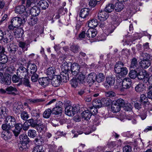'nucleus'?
<instances>
[{"label":"nucleus","instance_id":"nucleus-1","mask_svg":"<svg viewBox=\"0 0 152 152\" xmlns=\"http://www.w3.org/2000/svg\"><path fill=\"white\" fill-rule=\"evenodd\" d=\"M26 15L25 18L23 17V20L19 17H15L13 18L11 21L12 25H10L8 26V28L10 30H14L15 28L20 27L23 22H25L26 20H27V17L28 16V14Z\"/></svg>","mask_w":152,"mask_h":152},{"label":"nucleus","instance_id":"nucleus-2","mask_svg":"<svg viewBox=\"0 0 152 152\" xmlns=\"http://www.w3.org/2000/svg\"><path fill=\"white\" fill-rule=\"evenodd\" d=\"M123 63L121 61H118L115 65L114 70L116 73L120 74V75H126L128 72L127 69L125 67H123Z\"/></svg>","mask_w":152,"mask_h":152},{"label":"nucleus","instance_id":"nucleus-3","mask_svg":"<svg viewBox=\"0 0 152 152\" xmlns=\"http://www.w3.org/2000/svg\"><path fill=\"white\" fill-rule=\"evenodd\" d=\"M126 77L123 79V82L122 83L123 88L124 89H127L129 88L131 86L132 80L131 79L134 80L137 78V77Z\"/></svg>","mask_w":152,"mask_h":152},{"label":"nucleus","instance_id":"nucleus-4","mask_svg":"<svg viewBox=\"0 0 152 152\" xmlns=\"http://www.w3.org/2000/svg\"><path fill=\"white\" fill-rule=\"evenodd\" d=\"M66 59L65 57H64L63 59H61V61H62V71L61 72V75L63 76H64V75L63 74L64 73L65 75H66L68 72L69 68V65L71 64V63L69 62L68 63L64 59Z\"/></svg>","mask_w":152,"mask_h":152},{"label":"nucleus","instance_id":"nucleus-5","mask_svg":"<svg viewBox=\"0 0 152 152\" xmlns=\"http://www.w3.org/2000/svg\"><path fill=\"white\" fill-rule=\"evenodd\" d=\"M71 70L73 75L76 76L80 73V67L78 64L75 63L70 64Z\"/></svg>","mask_w":152,"mask_h":152},{"label":"nucleus","instance_id":"nucleus-6","mask_svg":"<svg viewBox=\"0 0 152 152\" xmlns=\"http://www.w3.org/2000/svg\"><path fill=\"white\" fill-rule=\"evenodd\" d=\"M62 102H58L55 105V107H54L52 110L53 113L55 115H58L62 113Z\"/></svg>","mask_w":152,"mask_h":152},{"label":"nucleus","instance_id":"nucleus-7","mask_svg":"<svg viewBox=\"0 0 152 152\" xmlns=\"http://www.w3.org/2000/svg\"><path fill=\"white\" fill-rule=\"evenodd\" d=\"M19 77H12V80L14 83H17L20 81L21 82L23 83V84L26 86H28V78H27V77H25L23 80H21Z\"/></svg>","mask_w":152,"mask_h":152},{"label":"nucleus","instance_id":"nucleus-8","mask_svg":"<svg viewBox=\"0 0 152 152\" xmlns=\"http://www.w3.org/2000/svg\"><path fill=\"white\" fill-rule=\"evenodd\" d=\"M115 82V78L114 77H107L104 86L106 88H109L110 87L113 85Z\"/></svg>","mask_w":152,"mask_h":152},{"label":"nucleus","instance_id":"nucleus-9","mask_svg":"<svg viewBox=\"0 0 152 152\" xmlns=\"http://www.w3.org/2000/svg\"><path fill=\"white\" fill-rule=\"evenodd\" d=\"M51 78V83L52 85L55 87L58 86L60 84L61 82H62L61 80V77H50Z\"/></svg>","mask_w":152,"mask_h":152},{"label":"nucleus","instance_id":"nucleus-10","mask_svg":"<svg viewBox=\"0 0 152 152\" xmlns=\"http://www.w3.org/2000/svg\"><path fill=\"white\" fill-rule=\"evenodd\" d=\"M109 14L105 10L99 11L98 14V19L101 21L106 20L109 17Z\"/></svg>","mask_w":152,"mask_h":152},{"label":"nucleus","instance_id":"nucleus-11","mask_svg":"<svg viewBox=\"0 0 152 152\" xmlns=\"http://www.w3.org/2000/svg\"><path fill=\"white\" fill-rule=\"evenodd\" d=\"M5 121L7 124L11 127H13L16 124L15 118L12 116H8L6 118Z\"/></svg>","mask_w":152,"mask_h":152},{"label":"nucleus","instance_id":"nucleus-12","mask_svg":"<svg viewBox=\"0 0 152 152\" xmlns=\"http://www.w3.org/2000/svg\"><path fill=\"white\" fill-rule=\"evenodd\" d=\"M33 4L31 5V6H29V7H31L30 10V14L33 16H36L38 15L40 12V9L38 7L34 6L32 7Z\"/></svg>","mask_w":152,"mask_h":152},{"label":"nucleus","instance_id":"nucleus-13","mask_svg":"<svg viewBox=\"0 0 152 152\" xmlns=\"http://www.w3.org/2000/svg\"><path fill=\"white\" fill-rule=\"evenodd\" d=\"M14 126L15 129L13 131V132L15 135L17 137L20 134L21 130L23 128V126L22 124L19 123L15 124Z\"/></svg>","mask_w":152,"mask_h":152},{"label":"nucleus","instance_id":"nucleus-14","mask_svg":"<svg viewBox=\"0 0 152 152\" xmlns=\"http://www.w3.org/2000/svg\"><path fill=\"white\" fill-rule=\"evenodd\" d=\"M90 10L86 8L82 9L79 13L80 17L84 18L87 17L89 15Z\"/></svg>","mask_w":152,"mask_h":152},{"label":"nucleus","instance_id":"nucleus-15","mask_svg":"<svg viewBox=\"0 0 152 152\" xmlns=\"http://www.w3.org/2000/svg\"><path fill=\"white\" fill-rule=\"evenodd\" d=\"M12 133L9 130L3 131L1 133V137L6 141L10 140L12 136Z\"/></svg>","mask_w":152,"mask_h":152},{"label":"nucleus","instance_id":"nucleus-16","mask_svg":"<svg viewBox=\"0 0 152 152\" xmlns=\"http://www.w3.org/2000/svg\"><path fill=\"white\" fill-rule=\"evenodd\" d=\"M50 80V78H49V77H45L39 78L38 81L40 85L45 87L48 84Z\"/></svg>","mask_w":152,"mask_h":152},{"label":"nucleus","instance_id":"nucleus-17","mask_svg":"<svg viewBox=\"0 0 152 152\" xmlns=\"http://www.w3.org/2000/svg\"><path fill=\"white\" fill-rule=\"evenodd\" d=\"M25 10L26 9L25 7L23 5H21L16 7L15 9V11L16 13L18 14H21L24 13L23 16L24 17V18H25L26 14L27 15V14H28L27 12H24Z\"/></svg>","mask_w":152,"mask_h":152},{"label":"nucleus","instance_id":"nucleus-18","mask_svg":"<svg viewBox=\"0 0 152 152\" xmlns=\"http://www.w3.org/2000/svg\"><path fill=\"white\" fill-rule=\"evenodd\" d=\"M148 97H147L145 94H141L140 96L139 102L142 104L146 106V105H149L150 102L148 101Z\"/></svg>","mask_w":152,"mask_h":152},{"label":"nucleus","instance_id":"nucleus-19","mask_svg":"<svg viewBox=\"0 0 152 152\" xmlns=\"http://www.w3.org/2000/svg\"><path fill=\"white\" fill-rule=\"evenodd\" d=\"M16 28L14 31V34L15 37L17 38L22 37L23 34V30L22 29L18 27Z\"/></svg>","mask_w":152,"mask_h":152},{"label":"nucleus","instance_id":"nucleus-20","mask_svg":"<svg viewBox=\"0 0 152 152\" xmlns=\"http://www.w3.org/2000/svg\"><path fill=\"white\" fill-rule=\"evenodd\" d=\"M65 112L66 114L69 116H72L75 115L71 106H67L65 108Z\"/></svg>","mask_w":152,"mask_h":152},{"label":"nucleus","instance_id":"nucleus-21","mask_svg":"<svg viewBox=\"0 0 152 152\" xmlns=\"http://www.w3.org/2000/svg\"><path fill=\"white\" fill-rule=\"evenodd\" d=\"M0 82L2 83L9 85L11 82V78L9 77H0Z\"/></svg>","mask_w":152,"mask_h":152},{"label":"nucleus","instance_id":"nucleus-22","mask_svg":"<svg viewBox=\"0 0 152 152\" xmlns=\"http://www.w3.org/2000/svg\"><path fill=\"white\" fill-rule=\"evenodd\" d=\"M8 61V58L6 55L4 54H1L0 55V66H2L6 63Z\"/></svg>","mask_w":152,"mask_h":152},{"label":"nucleus","instance_id":"nucleus-23","mask_svg":"<svg viewBox=\"0 0 152 152\" xmlns=\"http://www.w3.org/2000/svg\"><path fill=\"white\" fill-rule=\"evenodd\" d=\"M38 6L39 7V8L45 10L48 6V4L46 1L44 0H42L39 1L38 3Z\"/></svg>","mask_w":152,"mask_h":152},{"label":"nucleus","instance_id":"nucleus-24","mask_svg":"<svg viewBox=\"0 0 152 152\" xmlns=\"http://www.w3.org/2000/svg\"><path fill=\"white\" fill-rule=\"evenodd\" d=\"M7 48L8 51L12 53H14L18 49L17 46L13 43H10L8 45Z\"/></svg>","mask_w":152,"mask_h":152},{"label":"nucleus","instance_id":"nucleus-25","mask_svg":"<svg viewBox=\"0 0 152 152\" xmlns=\"http://www.w3.org/2000/svg\"><path fill=\"white\" fill-rule=\"evenodd\" d=\"M81 115L85 120H89L91 116V114L87 111V110L83 111L81 114Z\"/></svg>","mask_w":152,"mask_h":152},{"label":"nucleus","instance_id":"nucleus-26","mask_svg":"<svg viewBox=\"0 0 152 152\" xmlns=\"http://www.w3.org/2000/svg\"><path fill=\"white\" fill-rule=\"evenodd\" d=\"M3 42L6 43L11 42L13 39L12 36L8 34L5 35H3Z\"/></svg>","mask_w":152,"mask_h":152},{"label":"nucleus","instance_id":"nucleus-27","mask_svg":"<svg viewBox=\"0 0 152 152\" xmlns=\"http://www.w3.org/2000/svg\"><path fill=\"white\" fill-rule=\"evenodd\" d=\"M124 7V5L121 3L120 2L115 3L114 6V9L115 11L117 12H120Z\"/></svg>","mask_w":152,"mask_h":152},{"label":"nucleus","instance_id":"nucleus-28","mask_svg":"<svg viewBox=\"0 0 152 152\" xmlns=\"http://www.w3.org/2000/svg\"><path fill=\"white\" fill-rule=\"evenodd\" d=\"M140 64L142 67L144 68H148L151 65L150 61L148 60H142L140 62Z\"/></svg>","mask_w":152,"mask_h":152},{"label":"nucleus","instance_id":"nucleus-29","mask_svg":"<svg viewBox=\"0 0 152 152\" xmlns=\"http://www.w3.org/2000/svg\"><path fill=\"white\" fill-rule=\"evenodd\" d=\"M98 23L97 20L95 19H92L88 21V25L89 27L94 28L98 25Z\"/></svg>","mask_w":152,"mask_h":152},{"label":"nucleus","instance_id":"nucleus-30","mask_svg":"<svg viewBox=\"0 0 152 152\" xmlns=\"http://www.w3.org/2000/svg\"><path fill=\"white\" fill-rule=\"evenodd\" d=\"M56 70L53 67H49L48 68L47 72V75L49 76H60L59 75H55Z\"/></svg>","mask_w":152,"mask_h":152},{"label":"nucleus","instance_id":"nucleus-31","mask_svg":"<svg viewBox=\"0 0 152 152\" xmlns=\"http://www.w3.org/2000/svg\"><path fill=\"white\" fill-rule=\"evenodd\" d=\"M111 107L112 110L114 113L119 112L121 109L120 106L118 105L116 103L114 102V101L112 102Z\"/></svg>","mask_w":152,"mask_h":152},{"label":"nucleus","instance_id":"nucleus-32","mask_svg":"<svg viewBox=\"0 0 152 152\" xmlns=\"http://www.w3.org/2000/svg\"><path fill=\"white\" fill-rule=\"evenodd\" d=\"M8 113L7 110L5 107H0V117L1 118L5 117Z\"/></svg>","mask_w":152,"mask_h":152},{"label":"nucleus","instance_id":"nucleus-33","mask_svg":"<svg viewBox=\"0 0 152 152\" xmlns=\"http://www.w3.org/2000/svg\"><path fill=\"white\" fill-rule=\"evenodd\" d=\"M32 152H45L44 148L42 145H38L34 148Z\"/></svg>","mask_w":152,"mask_h":152},{"label":"nucleus","instance_id":"nucleus-34","mask_svg":"<svg viewBox=\"0 0 152 152\" xmlns=\"http://www.w3.org/2000/svg\"><path fill=\"white\" fill-rule=\"evenodd\" d=\"M114 5L112 4H109L106 5L105 10L107 12L110 13L114 10Z\"/></svg>","mask_w":152,"mask_h":152},{"label":"nucleus","instance_id":"nucleus-35","mask_svg":"<svg viewBox=\"0 0 152 152\" xmlns=\"http://www.w3.org/2000/svg\"><path fill=\"white\" fill-rule=\"evenodd\" d=\"M87 111H88L92 115H96L97 113V109L96 108L93 106L88 107L87 108Z\"/></svg>","mask_w":152,"mask_h":152},{"label":"nucleus","instance_id":"nucleus-36","mask_svg":"<svg viewBox=\"0 0 152 152\" xmlns=\"http://www.w3.org/2000/svg\"><path fill=\"white\" fill-rule=\"evenodd\" d=\"M52 111L51 109L48 108L46 110L43 114V117L46 118H49L50 116Z\"/></svg>","mask_w":152,"mask_h":152},{"label":"nucleus","instance_id":"nucleus-37","mask_svg":"<svg viewBox=\"0 0 152 152\" xmlns=\"http://www.w3.org/2000/svg\"><path fill=\"white\" fill-rule=\"evenodd\" d=\"M93 106L96 108H99L102 107L101 100L99 99H96L93 102Z\"/></svg>","mask_w":152,"mask_h":152},{"label":"nucleus","instance_id":"nucleus-38","mask_svg":"<svg viewBox=\"0 0 152 152\" xmlns=\"http://www.w3.org/2000/svg\"><path fill=\"white\" fill-rule=\"evenodd\" d=\"M137 59L135 58H133L132 59L130 68H131L135 69L137 67Z\"/></svg>","mask_w":152,"mask_h":152},{"label":"nucleus","instance_id":"nucleus-39","mask_svg":"<svg viewBox=\"0 0 152 152\" xmlns=\"http://www.w3.org/2000/svg\"><path fill=\"white\" fill-rule=\"evenodd\" d=\"M27 70L26 68L23 67V66H20L19 67V69L17 70V76H20L21 75H25L26 76V75L21 74L22 73H24L25 71H26Z\"/></svg>","mask_w":152,"mask_h":152},{"label":"nucleus","instance_id":"nucleus-40","mask_svg":"<svg viewBox=\"0 0 152 152\" xmlns=\"http://www.w3.org/2000/svg\"><path fill=\"white\" fill-rule=\"evenodd\" d=\"M28 143V141H20V143L19 144V149L20 150H23L27 148V144Z\"/></svg>","mask_w":152,"mask_h":152},{"label":"nucleus","instance_id":"nucleus-41","mask_svg":"<svg viewBox=\"0 0 152 152\" xmlns=\"http://www.w3.org/2000/svg\"><path fill=\"white\" fill-rule=\"evenodd\" d=\"M113 21L114 25L115 27L119 25L121 22V20L117 16H115L113 18Z\"/></svg>","mask_w":152,"mask_h":152},{"label":"nucleus","instance_id":"nucleus-42","mask_svg":"<svg viewBox=\"0 0 152 152\" xmlns=\"http://www.w3.org/2000/svg\"><path fill=\"white\" fill-rule=\"evenodd\" d=\"M78 81L76 77H74L70 81V83L72 86L74 88H76L78 85Z\"/></svg>","mask_w":152,"mask_h":152},{"label":"nucleus","instance_id":"nucleus-43","mask_svg":"<svg viewBox=\"0 0 152 152\" xmlns=\"http://www.w3.org/2000/svg\"><path fill=\"white\" fill-rule=\"evenodd\" d=\"M102 106H107L110 105L111 102L110 100L107 98H103L101 99Z\"/></svg>","mask_w":152,"mask_h":152},{"label":"nucleus","instance_id":"nucleus-44","mask_svg":"<svg viewBox=\"0 0 152 152\" xmlns=\"http://www.w3.org/2000/svg\"><path fill=\"white\" fill-rule=\"evenodd\" d=\"M114 102L116 103L118 105L120 106L121 108L124 106L125 103V101L121 99H118L116 101H114Z\"/></svg>","mask_w":152,"mask_h":152},{"label":"nucleus","instance_id":"nucleus-45","mask_svg":"<svg viewBox=\"0 0 152 152\" xmlns=\"http://www.w3.org/2000/svg\"><path fill=\"white\" fill-rule=\"evenodd\" d=\"M137 77V79L140 80L141 82H143L144 83H147V82L149 84V77Z\"/></svg>","mask_w":152,"mask_h":152},{"label":"nucleus","instance_id":"nucleus-46","mask_svg":"<svg viewBox=\"0 0 152 152\" xmlns=\"http://www.w3.org/2000/svg\"><path fill=\"white\" fill-rule=\"evenodd\" d=\"M135 90L137 92H140L144 90V85L142 84H138L135 87Z\"/></svg>","mask_w":152,"mask_h":152},{"label":"nucleus","instance_id":"nucleus-47","mask_svg":"<svg viewBox=\"0 0 152 152\" xmlns=\"http://www.w3.org/2000/svg\"><path fill=\"white\" fill-rule=\"evenodd\" d=\"M22 107L21 105L16 102L13 104V110L14 111H15L17 112H19V110H20V109L22 108Z\"/></svg>","mask_w":152,"mask_h":152},{"label":"nucleus","instance_id":"nucleus-48","mask_svg":"<svg viewBox=\"0 0 152 152\" xmlns=\"http://www.w3.org/2000/svg\"><path fill=\"white\" fill-rule=\"evenodd\" d=\"M30 113L31 116L35 117L37 119L39 117L40 113L37 112L36 109H33L31 110Z\"/></svg>","mask_w":152,"mask_h":152},{"label":"nucleus","instance_id":"nucleus-49","mask_svg":"<svg viewBox=\"0 0 152 152\" xmlns=\"http://www.w3.org/2000/svg\"><path fill=\"white\" fill-rule=\"evenodd\" d=\"M37 121L36 120H34L33 119H29V126H30L31 127L35 128L37 125Z\"/></svg>","mask_w":152,"mask_h":152},{"label":"nucleus","instance_id":"nucleus-50","mask_svg":"<svg viewBox=\"0 0 152 152\" xmlns=\"http://www.w3.org/2000/svg\"><path fill=\"white\" fill-rule=\"evenodd\" d=\"M34 142L36 145H41L43 142V140L41 138V137H39L35 139Z\"/></svg>","mask_w":152,"mask_h":152},{"label":"nucleus","instance_id":"nucleus-51","mask_svg":"<svg viewBox=\"0 0 152 152\" xmlns=\"http://www.w3.org/2000/svg\"><path fill=\"white\" fill-rule=\"evenodd\" d=\"M21 117L23 120L26 121L27 120L28 117V115L27 112L24 111L21 113Z\"/></svg>","mask_w":152,"mask_h":152},{"label":"nucleus","instance_id":"nucleus-52","mask_svg":"<svg viewBox=\"0 0 152 152\" xmlns=\"http://www.w3.org/2000/svg\"><path fill=\"white\" fill-rule=\"evenodd\" d=\"M79 48L78 46L75 45H72L70 47L71 50L74 53H77L78 52Z\"/></svg>","mask_w":152,"mask_h":152},{"label":"nucleus","instance_id":"nucleus-53","mask_svg":"<svg viewBox=\"0 0 152 152\" xmlns=\"http://www.w3.org/2000/svg\"><path fill=\"white\" fill-rule=\"evenodd\" d=\"M123 107L124 108V109L127 111H130L132 109V105L129 103H125L124 106Z\"/></svg>","mask_w":152,"mask_h":152},{"label":"nucleus","instance_id":"nucleus-54","mask_svg":"<svg viewBox=\"0 0 152 152\" xmlns=\"http://www.w3.org/2000/svg\"><path fill=\"white\" fill-rule=\"evenodd\" d=\"M38 19L37 18L33 17L30 19L29 22V24L30 25H34L37 22Z\"/></svg>","mask_w":152,"mask_h":152},{"label":"nucleus","instance_id":"nucleus-55","mask_svg":"<svg viewBox=\"0 0 152 152\" xmlns=\"http://www.w3.org/2000/svg\"><path fill=\"white\" fill-rule=\"evenodd\" d=\"M30 102L31 103H35L39 102H44L45 101V100L43 99H29Z\"/></svg>","mask_w":152,"mask_h":152},{"label":"nucleus","instance_id":"nucleus-56","mask_svg":"<svg viewBox=\"0 0 152 152\" xmlns=\"http://www.w3.org/2000/svg\"><path fill=\"white\" fill-rule=\"evenodd\" d=\"M123 152H131L132 147L129 145H126L123 147Z\"/></svg>","mask_w":152,"mask_h":152},{"label":"nucleus","instance_id":"nucleus-57","mask_svg":"<svg viewBox=\"0 0 152 152\" xmlns=\"http://www.w3.org/2000/svg\"><path fill=\"white\" fill-rule=\"evenodd\" d=\"M129 76H138V72H137L136 70L132 69L131 70L129 73Z\"/></svg>","mask_w":152,"mask_h":152},{"label":"nucleus","instance_id":"nucleus-58","mask_svg":"<svg viewBox=\"0 0 152 152\" xmlns=\"http://www.w3.org/2000/svg\"><path fill=\"white\" fill-rule=\"evenodd\" d=\"M35 128L39 132H41L44 129V125L41 123L37 124Z\"/></svg>","mask_w":152,"mask_h":152},{"label":"nucleus","instance_id":"nucleus-59","mask_svg":"<svg viewBox=\"0 0 152 152\" xmlns=\"http://www.w3.org/2000/svg\"><path fill=\"white\" fill-rule=\"evenodd\" d=\"M20 139L21 141L25 142L28 141L27 136L25 134H21L20 136Z\"/></svg>","mask_w":152,"mask_h":152},{"label":"nucleus","instance_id":"nucleus-60","mask_svg":"<svg viewBox=\"0 0 152 152\" xmlns=\"http://www.w3.org/2000/svg\"><path fill=\"white\" fill-rule=\"evenodd\" d=\"M105 96L107 97H113L115 96V94L113 91H109L105 92Z\"/></svg>","mask_w":152,"mask_h":152},{"label":"nucleus","instance_id":"nucleus-61","mask_svg":"<svg viewBox=\"0 0 152 152\" xmlns=\"http://www.w3.org/2000/svg\"><path fill=\"white\" fill-rule=\"evenodd\" d=\"M141 55L143 58L142 60H149L150 59V55L147 53H142Z\"/></svg>","mask_w":152,"mask_h":152},{"label":"nucleus","instance_id":"nucleus-62","mask_svg":"<svg viewBox=\"0 0 152 152\" xmlns=\"http://www.w3.org/2000/svg\"><path fill=\"white\" fill-rule=\"evenodd\" d=\"M94 79L98 83H101L104 81L105 77H93Z\"/></svg>","mask_w":152,"mask_h":152},{"label":"nucleus","instance_id":"nucleus-63","mask_svg":"<svg viewBox=\"0 0 152 152\" xmlns=\"http://www.w3.org/2000/svg\"><path fill=\"white\" fill-rule=\"evenodd\" d=\"M138 75L140 76H147L148 75L145 70L142 69L138 72Z\"/></svg>","mask_w":152,"mask_h":152},{"label":"nucleus","instance_id":"nucleus-64","mask_svg":"<svg viewBox=\"0 0 152 152\" xmlns=\"http://www.w3.org/2000/svg\"><path fill=\"white\" fill-rule=\"evenodd\" d=\"M147 97L149 99H152V86L149 87V91L147 93Z\"/></svg>","mask_w":152,"mask_h":152}]
</instances>
